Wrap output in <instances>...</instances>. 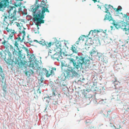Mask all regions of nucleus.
I'll return each instance as SVG.
<instances>
[{
  "label": "nucleus",
  "mask_w": 129,
  "mask_h": 129,
  "mask_svg": "<svg viewBox=\"0 0 129 129\" xmlns=\"http://www.w3.org/2000/svg\"><path fill=\"white\" fill-rule=\"evenodd\" d=\"M14 8H15L14 6L9 7V10L7 11L9 14L8 17L5 15V14L2 17L4 18V22L2 27L4 29L9 26V24L11 25L15 20L17 19L16 16V10H13Z\"/></svg>",
  "instance_id": "1"
},
{
  "label": "nucleus",
  "mask_w": 129,
  "mask_h": 129,
  "mask_svg": "<svg viewBox=\"0 0 129 129\" xmlns=\"http://www.w3.org/2000/svg\"><path fill=\"white\" fill-rule=\"evenodd\" d=\"M48 7L47 6L46 4L43 1L41 2L40 4L38 5L34 9L33 8V12L34 14H37L40 11L42 12L43 10L45 12H49V11L48 9Z\"/></svg>",
  "instance_id": "2"
},
{
  "label": "nucleus",
  "mask_w": 129,
  "mask_h": 129,
  "mask_svg": "<svg viewBox=\"0 0 129 129\" xmlns=\"http://www.w3.org/2000/svg\"><path fill=\"white\" fill-rule=\"evenodd\" d=\"M105 8L106 11L105 12L107 13L106 15L105 16L104 18V20H108L109 21L113 20V19L111 17L110 14L108 10V9L109 8L112 7L113 9L114 10L117 12H118L119 11H121L122 8V7L120 6H119L117 8H113V6L110 5H107L105 4L104 6Z\"/></svg>",
  "instance_id": "3"
},
{
  "label": "nucleus",
  "mask_w": 129,
  "mask_h": 129,
  "mask_svg": "<svg viewBox=\"0 0 129 129\" xmlns=\"http://www.w3.org/2000/svg\"><path fill=\"white\" fill-rule=\"evenodd\" d=\"M45 11L43 10L42 12L40 11L37 14H34L33 15L34 20L37 21L36 25L37 27L39 26L40 24L43 23H44V20L42 19L44 18L45 13Z\"/></svg>",
  "instance_id": "4"
},
{
  "label": "nucleus",
  "mask_w": 129,
  "mask_h": 129,
  "mask_svg": "<svg viewBox=\"0 0 129 129\" xmlns=\"http://www.w3.org/2000/svg\"><path fill=\"white\" fill-rule=\"evenodd\" d=\"M7 53L8 58V59H6V62L10 64L11 63L12 64H17L23 65L25 64V62H24L23 61H22V60H18V59L16 57H14L13 59H11L12 55L9 51L7 52Z\"/></svg>",
  "instance_id": "5"
},
{
  "label": "nucleus",
  "mask_w": 129,
  "mask_h": 129,
  "mask_svg": "<svg viewBox=\"0 0 129 129\" xmlns=\"http://www.w3.org/2000/svg\"><path fill=\"white\" fill-rule=\"evenodd\" d=\"M9 0H0V11L4 12L9 4Z\"/></svg>",
  "instance_id": "6"
},
{
  "label": "nucleus",
  "mask_w": 129,
  "mask_h": 129,
  "mask_svg": "<svg viewBox=\"0 0 129 129\" xmlns=\"http://www.w3.org/2000/svg\"><path fill=\"white\" fill-rule=\"evenodd\" d=\"M55 45L56 47L54 48V50L56 53L54 55H61L62 54V52L61 48V46L60 43H56Z\"/></svg>",
  "instance_id": "7"
},
{
  "label": "nucleus",
  "mask_w": 129,
  "mask_h": 129,
  "mask_svg": "<svg viewBox=\"0 0 129 129\" xmlns=\"http://www.w3.org/2000/svg\"><path fill=\"white\" fill-rule=\"evenodd\" d=\"M29 66L37 71L41 69V64L38 61H35L33 63L30 62Z\"/></svg>",
  "instance_id": "8"
},
{
  "label": "nucleus",
  "mask_w": 129,
  "mask_h": 129,
  "mask_svg": "<svg viewBox=\"0 0 129 129\" xmlns=\"http://www.w3.org/2000/svg\"><path fill=\"white\" fill-rule=\"evenodd\" d=\"M84 61V59L82 57H80L78 60V62H77V63L76 62L75 63V65L73 64L74 66V68L75 69H78L80 68L82 66V64L83 63Z\"/></svg>",
  "instance_id": "9"
},
{
  "label": "nucleus",
  "mask_w": 129,
  "mask_h": 129,
  "mask_svg": "<svg viewBox=\"0 0 129 129\" xmlns=\"http://www.w3.org/2000/svg\"><path fill=\"white\" fill-rule=\"evenodd\" d=\"M53 73L52 70H49V71L47 70L46 69L43 68L42 72V74L46 75L47 77H48L52 74Z\"/></svg>",
  "instance_id": "10"
},
{
  "label": "nucleus",
  "mask_w": 129,
  "mask_h": 129,
  "mask_svg": "<svg viewBox=\"0 0 129 129\" xmlns=\"http://www.w3.org/2000/svg\"><path fill=\"white\" fill-rule=\"evenodd\" d=\"M13 54L14 57H17L18 56V58L20 57L23 58V55L21 54V51L19 50L18 52L15 50L13 52Z\"/></svg>",
  "instance_id": "11"
},
{
  "label": "nucleus",
  "mask_w": 129,
  "mask_h": 129,
  "mask_svg": "<svg viewBox=\"0 0 129 129\" xmlns=\"http://www.w3.org/2000/svg\"><path fill=\"white\" fill-rule=\"evenodd\" d=\"M0 80L1 81L2 84H4L3 87V90L4 92L6 93L7 92V86L6 84V79H5L3 80H2L1 78V79Z\"/></svg>",
  "instance_id": "12"
},
{
  "label": "nucleus",
  "mask_w": 129,
  "mask_h": 129,
  "mask_svg": "<svg viewBox=\"0 0 129 129\" xmlns=\"http://www.w3.org/2000/svg\"><path fill=\"white\" fill-rule=\"evenodd\" d=\"M90 55L92 56H96L98 53L97 51L94 48L90 52Z\"/></svg>",
  "instance_id": "13"
},
{
  "label": "nucleus",
  "mask_w": 129,
  "mask_h": 129,
  "mask_svg": "<svg viewBox=\"0 0 129 129\" xmlns=\"http://www.w3.org/2000/svg\"><path fill=\"white\" fill-rule=\"evenodd\" d=\"M4 71L3 70L2 67L0 66V76L1 78H0V79L1 78L2 80H3L5 79L4 74L3 73Z\"/></svg>",
  "instance_id": "14"
},
{
  "label": "nucleus",
  "mask_w": 129,
  "mask_h": 129,
  "mask_svg": "<svg viewBox=\"0 0 129 129\" xmlns=\"http://www.w3.org/2000/svg\"><path fill=\"white\" fill-rule=\"evenodd\" d=\"M2 44L4 45L5 47V48L6 49H8L9 48L10 44L9 43L8 41L4 40V41L2 42Z\"/></svg>",
  "instance_id": "15"
},
{
  "label": "nucleus",
  "mask_w": 129,
  "mask_h": 129,
  "mask_svg": "<svg viewBox=\"0 0 129 129\" xmlns=\"http://www.w3.org/2000/svg\"><path fill=\"white\" fill-rule=\"evenodd\" d=\"M6 29V31L8 33H15V30H12L8 26L5 29Z\"/></svg>",
  "instance_id": "16"
},
{
  "label": "nucleus",
  "mask_w": 129,
  "mask_h": 129,
  "mask_svg": "<svg viewBox=\"0 0 129 129\" xmlns=\"http://www.w3.org/2000/svg\"><path fill=\"white\" fill-rule=\"evenodd\" d=\"M77 47L75 46H72L71 48V49L73 52L77 53V51L76 48Z\"/></svg>",
  "instance_id": "17"
},
{
  "label": "nucleus",
  "mask_w": 129,
  "mask_h": 129,
  "mask_svg": "<svg viewBox=\"0 0 129 129\" xmlns=\"http://www.w3.org/2000/svg\"><path fill=\"white\" fill-rule=\"evenodd\" d=\"M84 59L83 63H85L86 64L89 65L90 63V60L87 59H86L85 58L83 57Z\"/></svg>",
  "instance_id": "18"
},
{
  "label": "nucleus",
  "mask_w": 129,
  "mask_h": 129,
  "mask_svg": "<svg viewBox=\"0 0 129 129\" xmlns=\"http://www.w3.org/2000/svg\"><path fill=\"white\" fill-rule=\"evenodd\" d=\"M37 92L35 93V94L36 96V97L35 96V98H37L38 96H39L40 95V94L41 93V92L39 89L37 90Z\"/></svg>",
  "instance_id": "19"
},
{
  "label": "nucleus",
  "mask_w": 129,
  "mask_h": 129,
  "mask_svg": "<svg viewBox=\"0 0 129 129\" xmlns=\"http://www.w3.org/2000/svg\"><path fill=\"white\" fill-rule=\"evenodd\" d=\"M123 30L125 31H128L129 32V24H126L125 26V27L123 28Z\"/></svg>",
  "instance_id": "20"
},
{
  "label": "nucleus",
  "mask_w": 129,
  "mask_h": 129,
  "mask_svg": "<svg viewBox=\"0 0 129 129\" xmlns=\"http://www.w3.org/2000/svg\"><path fill=\"white\" fill-rule=\"evenodd\" d=\"M39 43L43 45H47L46 43L45 42V41L43 39L41 40L40 41H39Z\"/></svg>",
  "instance_id": "21"
},
{
  "label": "nucleus",
  "mask_w": 129,
  "mask_h": 129,
  "mask_svg": "<svg viewBox=\"0 0 129 129\" xmlns=\"http://www.w3.org/2000/svg\"><path fill=\"white\" fill-rule=\"evenodd\" d=\"M44 78L41 77V78L40 80H39V83L40 84V87H42L43 86V85H42L41 83H42L44 81Z\"/></svg>",
  "instance_id": "22"
},
{
  "label": "nucleus",
  "mask_w": 129,
  "mask_h": 129,
  "mask_svg": "<svg viewBox=\"0 0 129 129\" xmlns=\"http://www.w3.org/2000/svg\"><path fill=\"white\" fill-rule=\"evenodd\" d=\"M70 61L71 63L72 62L73 64L75 65V63L76 62L75 60L73 58H67Z\"/></svg>",
  "instance_id": "23"
},
{
  "label": "nucleus",
  "mask_w": 129,
  "mask_h": 129,
  "mask_svg": "<svg viewBox=\"0 0 129 129\" xmlns=\"http://www.w3.org/2000/svg\"><path fill=\"white\" fill-rule=\"evenodd\" d=\"M85 36L83 35L80 37L79 38V40H80L81 41H83L84 40L85 38Z\"/></svg>",
  "instance_id": "24"
},
{
  "label": "nucleus",
  "mask_w": 129,
  "mask_h": 129,
  "mask_svg": "<svg viewBox=\"0 0 129 129\" xmlns=\"http://www.w3.org/2000/svg\"><path fill=\"white\" fill-rule=\"evenodd\" d=\"M112 81L115 84V86H116L115 85L118 84V82L117 81L116 78L115 77L114 80H113Z\"/></svg>",
  "instance_id": "25"
},
{
  "label": "nucleus",
  "mask_w": 129,
  "mask_h": 129,
  "mask_svg": "<svg viewBox=\"0 0 129 129\" xmlns=\"http://www.w3.org/2000/svg\"><path fill=\"white\" fill-rule=\"evenodd\" d=\"M14 33H11V34L10 35L9 37L8 38V39H12L13 37V35L14 34Z\"/></svg>",
  "instance_id": "26"
},
{
  "label": "nucleus",
  "mask_w": 129,
  "mask_h": 129,
  "mask_svg": "<svg viewBox=\"0 0 129 129\" xmlns=\"http://www.w3.org/2000/svg\"><path fill=\"white\" fill-rule=\"evenodd\" d=\"M92 32V33H98L99 32H100V31L98 30H96L95 29H94V30H91L90 31V33L91 32Z\"/></svg>",
  "instance_id": "27"
},
{
  "label": "nucleus",
  "mask_w": 129,
  "mask_h": 129,
  "mask_svg": "<svg viewBox=\"0 0 129 129\" xmlns=\"http://www.w3.org/2000/svg\"><path fill=\"white\" fill-rule=\"evenodd\" d=\"M46 43L47 45H45L46 46L48 47H50L51 46L52 44V43L51 42H50L49 43H48L47 42Z\"/></svg>",
  "instance_id": "28"
},
{
  "label": "nucleus",
  "mask_w": 129,
  "mask_h": 129,
  "mask_svg": "<svg viewBox=\"0 0 129 129\" xmlns=\"http://www.w3.org/2000/svg\"><path fill=\"white\" fill-rule=\"evenodd\" d=\"M15 46L18 48V46L19 45V44L18 43V41H15V43L14 44Z\"/></svg>",
  "instance_id": "29"
},
{
  "label": "nucleus",
  "mask_w": 129,
  "mask_h": 129,
  "mask_svg": "<svg viewBox=\"0 0 129 129\" xmlns=\"http://www.w3.org/2000/svg\"><path fill=\"white\" fill-rule=\"evenodd\" d=\"M86 90L85 91V90H83V91L82 92V94H83L85 96H86L87 93L86 92Z\"/></svg>",
  "instance_id": "30"
},
{
  "label": "nucleus",
  "mask_w": 129,
  "mask_h": 129,
  "mask_svg": "<svg viewBox=\"0 0 129 129\" xmlns=\"http://www.w3.org/2000/svg\"><path fill=\"white\" fill-rule=\"evenodd\" d=\"M24 49L25 50L26 52L27 53H29V50H28V49H27L26 48L24 47Z\"/></svg>",
  "instance_id": "31"
},
{
  "label": "nucleus",
  "mask_w": 129,
  "mask_h": 129,
  "mask_svg": "<svg viewBox=\"0 0 129 129\" xmlns=\"http://www.w3.org/2000/svg\"><path fill=\"white\" fill-rule=\"evenodd\" d=\"M113 24L114 26H115L117 28V26L118 25L117 24L115 23L114 22H113Z\"/></svg>",
  "instance_id": "32"
},
{
  "label": "nucleus",
  "mask_w": 129,
  "mask_h": 129,
  "mask_svg": "<svg viewBox=\"0 0 129 129\" xmlns=\"http://www.w3.org/2000/svg\"><path fill=\"white\" fill-rule=\"evenodd\" d=\"M22 33L23 34V37H25V31L23 30L22 32Z\"/></svg>",
  "instance_id": "33"
},
{
  "label": "nucleus",
  "mask_w": 129,
  "mask_h": 129,
  "mask_svg": "<svg viewBox=\"0 0 129 129\" xmlns=\"http://www.w3.org/2000/svg\"><path fill=\"white\" fill-rule=\"evenodd\" d=\"M80 42V40H79V39L76 42V44H78L79 43V42Z\"/></svg>",
  "instance_id": "34"
},
{
  "label": "nucleus",
  "mask_w": 129,
  "mask_h": 129,
  "mask_svg": "<svg viewBox=\"0 0 129 129\" xmlns=\"http://www.w3.org/2000/svg\"><path fill=\"white\" fill-rule=\"evenodd\" d=\"M15 23H16V25H17V26L18 27H19V26H20V24L19 23L17 22H16Z\"/></svg>",
  "instance_id": "35"
},
{
  "label": "nucleus",
  "mask_w": 129,
  "mask_h": 129,
  "mask_svg": "<svg viewBox=\"0 0 129 129\" xmlns=\"http://www.w3.org/2000/svg\"><path fill=\"white\" fill-rule=\"evenodd\" d=\"M39 1V0H36L35 3L36 5L37 4L38 2Z\"/></svg>",
  "instance_id": "36"
},
{
  "label": "nucleus",
  "mask_w": 129,
  "mask_h": 129,
  "mask_svg": "<svg viewBox=\"0 0 129 129\" xmlns=\"http://www.w3.org/2000/svg\"><path fill=\"white\" fill-rule=\"evenodd\" d=\"M34 41L35 42H36L37 43H39V41H38L37 40H34Z\"/></svg>",
  "instance_id": "37"
},
{
  "label": "nucleus",
  "mask_w": 129,
  "mask_h": 129,
  "mask_svg": "<svg viewBox=\"0 0 129 129\" xmlns=\"http://www.w3.org/2000/svg\"><path fill=\"white\" fill-rule=\"evenodd\" d=\"M52 69L51 70H52L53 71V70H56V69L55 68H52L51 69Z\"/></svg>",
  "instance_id": "38"
},
{
  "label": "nucleus",
  "mask_w": 129,
  "mask_h": 129,
  "mask_svg": "<svg viewBox=\"0 0 129 129\" xmlns=\"http://www.w3.org/2000/svg\"><path fill=\"white\" fill-rule=\"evenodd\" d=\"M94 3H95L96 2H97V0H92Z\"/></svg>",
  "instance_id": "39"
},
{
  "label": "nucleus",
  "mask_w": 129,
  "mask_h": 129,
  "mask_svg": "<svg viewBox=\"0 0 129 129\" xmlns=\"http://www.w3.org/2000/svg\"><path fill=\"white\" fill-rule=\"evenodd\" d=\"M17 39H18V40L19 41L21 39L19 37L18 38H17Z\"/></svg>",
  "instance_id": "40"
},
{
  "label": "nucleus",
  "mask_w": 129,
  "mask_h": 129,
  "mask_svg": "<svg viewBox=\"0 0 129 129\" xmlns=\"http://www.w3.org/2000/svg\"><path fill=\"white\" fill-rule=\"evenodd\" d=\"M97 6L99 8H100V9H101V7H100L99 6V5H97Z\"/></svg>",
  "instance_id": "41"
},
{
  "label": "nucleus",
  "mask_w": 129,
  "mask_h": 129,
  "mask_svg": "<svg viewBox=\"0 0 129 129\" xmlns=\"http://www.w3.org/2000/svg\"><path fill=\"white\" fill-rule=\"evenodd\" d=\"M74 73L76 75L77 73L75 71H74Z\"/></svg>",
  "instance_id": "42"
},
{
  "label": "nucleus",
  "mask_w": 129,
  "mask_h": 129,
  "mask_svg": "<svg viewBox=\"0 0 129 129\" xmlns=\"http://www.w3.org/2000/svg\"><path fill=\"white\" fill-rule=\"evenodd\" d=\"M127 14H126L125 15V17H126V18L127 17Z\"/></svg>",
  "instance_id": "43"
},
{
  "label": "nucleus",
  "mask_w": 129,
  "mask_h": 129,
  "mask_svg": "<svg viewBox=\"0 0 129 129\" xmlns=\"http://www.w3.org/2000/svg\"><path fill=\"white\" fill-rule=\"evenodd\" d=\"M53 94L54 95H55V94L54 93V91L53 92Z\"/></svg>",
  "instance_id": "44"
},
{
  "label": "nucleus",
  "mask_w": 129,
  "mask_h": 129,
  "mask_svg": "<svg viewBox=\"0 0 129 129\" xmlns=\"http://www.w3.org/2000/svg\"><path fill=\"white\" fill-rule=\"evenodd\" d=\"M16 1H20V0H15Z\"/></svg>",
  "instance_id": "45"
},
{
  "label": "nucleus",
  "mask_w": 129,
  "mask_h": 129,
  "mask_svg": "<svg viewBox=\"0 0 129 129\" xmlns=\"http://www.w3.org/2000/svg\"><path fill=\"white\" fill-rule=\"evenodd\" d=\"M119 126V129L121 127L120 126V125Z\"/></svg>",
  "instance_id": "46"
},
{
  "label": "nucleus",
  "mask_w": 129,
  "mask_h": 129,
  "mask_svg": "<svg viewBox=\"0 0 129 129\" xmlns=\"http://www.w3.org/2000/svg\"><path fill=\"white\" fill-rule=\"evenodd\" d=\"M100 2V1H98V2Z\"/></svg>",
  "instance_id": "47"
},
{
  "label": "nucleus",
  "mask_w": 129,
  "mask_h": 129,
  "mask_svg": "<svg viewBox=\"0 0 129 129\" xmlns=\"http://www.w3.org/2000/svg\"><path fill=\"white\" fill-rule=\"evenodd\" d=\"M26 75H27V72H26Z\"/></svg>",
  "instance_id": "48"
},
{
  "label": "nucleus",
  "mask_w": 129,
  "mask_h": 129,
  "mask_svg": "<svg viewBox=\"0 0 129 129\" xmlns=\"http://www.w3.org/2000/svg\"><path fill=\"white\" fill-rule=\"evenodd\" d=\"M128 19H129V16L128 17Z\"/></svg>",
  "instance_id": "49"
},
{
  "label": "nucleus",
  "mask_w": 129,
  "mask_h": 129,
  "mask_svg": "<svg viewBox=\"0 0 129 129\" xmlns=\"http://www.w3.org/2000/svg\"><path fill=\"white\" fill-rule=\"evenodd\" d=\"M23 0H20V1H22Z\"/></svg>",
  "instance_id": "50"
},
{
  "label": "nucleus",
  "mask_w": 129,
  "mask_h": 129,
  "mask_svg": "<svg viewBox=\"0 0 129 129\" xmlns=\"http://www.w3.org/2000/svg\"><path fill=\"white\" fill-rule=\"evenodd\" d=\"M21 4H20V6H21Z\"/></svg>",
  "instance_id": "51"
},
{
  "label": "nucleus",
  "mask_w": 129,
  "mask_h": 129,
  "mask_svg": "<svg viewBox=\"0 0 129 129\" xmlns=\"http://www.w3.org/2000/svg\"><path fill=\"white\" fill-rule=\"evenodd\" d=\"M27 37H28V36H27Z\"/></svg>",
  "instance_id": "52"
},
{
  "label": "nucleus",
  "mask_w": 129,
  "mask_h": 129,
  "mask_svg": "<svg viewBox=\"0 0 129 129\" xmlns=\"http://www.w3.org/2000/svg\"><path fill=\"white\" fill-rule=\"evenodd\" d=\"M32 73H33V71H32Z\"/></svg>",
  "instance_id": "53"
},
{
  "label": "nucleus",
  "mask_w": 129,
  "mask_h": 129,
  "mask_svg": "<svg viewBox=\"0 0 129 129\" xmlns=\"http://www.w3.org/2000/svg\"><path fill=\"white\" fill-rule=\"evenodd\" d=\"M44 99H45V98H44Z\"/></svg>",
  "instance_id": "54"
},
{
  "label": "nucleus",
  "mask_w": 129,
  "mask_h": 129,
  "mask_svg": "<svg viewBox=\"0 0 129 129\" xmlns=\"http://www.w3.org/2000/svg\"><path fill=\"white\" fill-rule=\"evenodd\" d=\"M127 109H129V108H128Z\"/></svg>",
  "instance_id": "55"
},
{
  "label": "nucleus",
  "mask_w": 129,
  "mask_h": 129,
  "mask_svg": "<svg viewBox=\"0 0 129 129\" xmlns=\"http://www.w3.org/2000/svg\"><path fill=\"white\" fill-rule=\"evenodd\" d=\"M16 7H17V5H16Z\"/></svg>",
  "instance_id": "56"
},
{
  "label": "nucleus",
  "mask_w": 129,
  "mask_h": 129,
  "mask_svg": "<svg viewBox=\"0 0 129 129\" xmlns=\"http://www.w3.org/2000/svg\"><path fill=\"white\" fill-rule=\"evenodd\" d=\"M63 67V66H62V67Z\"/></svg>",
  "instance_id": "57"
}]
</instances>
